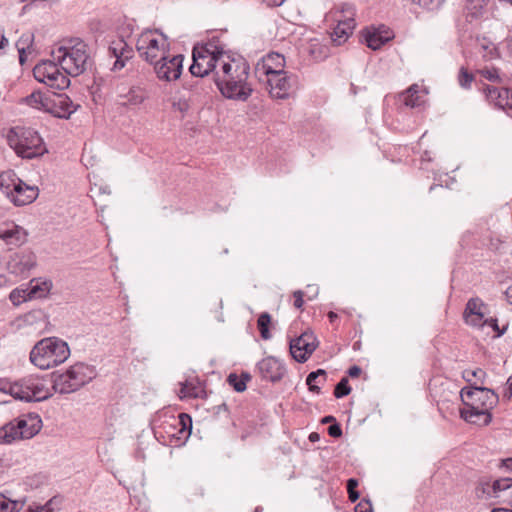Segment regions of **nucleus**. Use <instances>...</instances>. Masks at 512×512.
Wrapping results in <instances>:
<instances>
[{"label": "nucleus", "instance_id": "10", "mask_svg": "<svg viewBox=\"0 0 512 512\" xmlns=\"http://www.w3.org/2000/svg\"><path fill=\"white\" fill-rule=\"evenodd\" d=\"M59 63L53 60H43L33 68L34 78L55 90H64L69 87V76L59 68Z\"/></svg>", "mask_w": 512, "mask_h": 512}, {"label": "nucleus", "instance_id": "30", "mask_svg": "<svg viewBox=\"0 0 512 512\" xmlns=\"http://www.w3.org/2000/svg\"><path fill=\"white\" fill-rule=\"evenodd\" d=\"M326 380L327 372L324 369H317L307 375L306 384L309 391L319 394L321 392V386L325 384Z\"/></svg>", "mask_w": 512, "mask_h": 512}, {"label": "nucleus", "instance_id": "8", "mask_svg": "<svg viewBox=\"0 0 512 512\" xmlns=\"http://www.w3.org/2000/svg\"><path fill=\"white\" fill-rule=\"evenodd\" d=\"M218 40L212 39L205 44H196L192 50L193 62L189 68L195 77H204L213 71L218 64L222 65L225 59L223 47L216 44Z\"/></svg>", "mask_w": 512, "mask_h": 512}, {"label": "nucleus", "instance_id": "57", "mask_svg": "<svg viewBox=\"0 0 512 512\" xmlns=\"http://www.w3.org/2000/svg\"><path fill=\"white\" fill-rule=\"evenodd\" d=\"M8 45V39L4 35V29L0 28V49H3Z\"/></svg>", "mask_w": 512, "mask_h": 512}, {"label": "nucleus", "instance_id": "42", "mask_svg": "<svg viewBox=\"0 0 512 512\" xmlns=\"http://www.w3.org/2000/svg\"><path fill=\"white\" fill-rule=\"evenodd\" d=\"M473 82H475L476 85H478V83L475 80L474 74L469 72L467 68L462 66L458 73L459 85L464 89H470Z\"/></svg>", "mask_w": 512, "mask_h": 512}, {"label": "nucleus", "instance_id": "27", "mask_svg": "<svg viewBox=\"0 0 512 512\" xmlns=\"http://www.w3.org/2000/svg\"><path fill=\"white\" fill-rule=\"evenodd\" d=\"M120 104L125 107L138 106L146 99L144 89L139 86H133L125 93L119 94Z\"/></svg>", "mask_w": 512, "mask_h": 512}, {"label": "nucleus", "instance_id": "1", "mask_svg": "<svg viewBox=\"0 0 512 512\" xmlns=\"http://www.w3.org/2000/svg\"><path fill=\"white\" fill-rule=\"evenodd\" d=\"M249 72L250 66L244 58L226 55L221 74L217 73L215 79L217 88L225 98L245 102L253 92L248 82Z\"/></svg>", "mask_w": 512, "mask_h": 512}, {"label": "nucleus", "instance_id": "31", "mask_svg": "<svg viewBox=\"0 0 512 512\" xmlns=\"http://www.w3.org/2000/svg\"><path fill=\"white\" fill-rule=\"evenodd\" d=\"M51 282L43 281V282H36L34 284V281H31V286L28 290H24L23 293L26 294V296L23 297V301L25 300H31V299H37L45 297L50 289H51Z\"/></svg>", "mask_w": 512, "mask_h": 512}, {"label": "nucleus", "instance_id": "50", "mask_svg": "<svg viewBox=\"0 0 512 512\" xmlns=\"http://www.w3.org/2000/svg\"><path fill=\"white\" fill-rule=\"evenodd\" d=\"M328 435L332 438H340L342 436V428L339 423H333L327 428Z\"/></svg>", "mask_w": 512, "mask_h": 512}, {"label": "nucleus", "instance_id": "63", "mask_svg": "<svg viewBox=\"0 0 512 512\" xmlns=\"http://www.w3.org/2000/svg\"><path fill=\"white\" fill-rule=\"evenodd\" d=\"M507 391H508V396L511 397L512 396V375L508 378L507 380Z\"/></svg>", "mask_w": 512, "mask_h": 512}, {"label": "nucleus", "instance_id": "32", "mask_svg": "<svg viewBox=\"0 0 512 512\" xmlns=\"http://www.w3.org/2000/svg\"><path fill=\"white\" fill-rule=\"evenodd\" d=\"M27 233L20 227L15 225L12 229L5 230L0 237L9 245H21L26 240Z\"/></svg>", "mask_w": 512, "mask_h": 512}, {"label": "nucleus", "instance_id": "45", "mask_svg": "<svg viewBox=\"0 0 512 512\" xmlns=\"http://www.w3.org/2000/svg\"><path fill=\"white\" fill-rule=\"evenodd\" d=\"M477 73L480 74L483 78L487 79L490 82L501 83L502 79L499 75V70L497 68H483L477 70Z\"/></svg>", "mask_w": 512, "mask_h": 512}, {"label": "nucleus", "instance_id": "24", "mask_svg": "<svg viewBox=\"0 0 512 512\" xmlns=\"http://www.w3.org/2000/svg\"><path fill=\"white\" fill-rule=\"evenodd\" d=\"M285 57L278 52H269L257 63L256 70L262 71L266 76L283 71L285 68Z\"/></svg>", "mask_w": 512, "mask_h": 512}, {"label": "nucleus", "instance_id": "34", "mask_svg": "<svg viewBox=\"0 0 512 512\" xmlns=\"http://www.w3.org/2000/svg\"><path fill=\"white\" fill-rule=\"evenodd\" d=\"M17 426L16 419L2 426L0 428V443L10 444L15 440H20Z\"/></svg>", "mask_w": 512, "mask_h": 512}, {"label": "nucleus", "instance_id": "54", "mask_svg": "<svg viewBox=\"0 0 512 512\" xmlns=\"http://www.w3.org/2000/svg\"><path fill=\"white\" fill-rule=\"evenodd\" d=\"M214 414L220 415L221 413H224L225 415H228V406L226 403H222L220 405L213 407Z\"/></svg>", "mask_w": 512, "mask_h": 512}, {"label": "nucleus", "instance_id": "47", "mask_svg": "<svg viewBox=\"0 0 512 512\" xmlns=\"http://www.w3.org/2000/svg\"><path fill=\"white\" fill-rule=\"evenodd\" d=\"M18 503L0 494V512H17Z\"/></svg>", "mask_w": 512, "mask_h": 512}, {"label": "nucleus", "instance_id": "16", "mask_svg": "<svg viewBox=\"0 0 512 512\" xmlns=\"http://www.w3.org/2000/svg\"><path fill=\"white\" fill-rule=\"evenodd\" d=\"M108 55L115 58L111 70L119 71L134 57V49L123 37H118L109 43Z\"/></svg>", "mask_w": 512, "mask_h": 512}, {"label": "nucleus", "instance_id": "39", "mask_svg": "<svg viewBox=\"0 0 512 512\" xmlns=\"http://www.w3.org/2000/svg\"><path fill=\"white\" fill-rule=\"evenodd\" d=\"M403 102L405 106L410 108L419 107L422 104V99L418 94V86H411L404 94Z\"/></svg>", "mask_w": 512, "mask_h": 512}, {"label": "nucleus", "instance_id": "51", "mask_svg": "<svg viewBox=\"0 0 512 512\" xmlns=\"http://www.w3.org/2000/svg\"><path fill=\"white\" fill-rule=\"evenodd\" d=\"M294 302L293 305L296 309H302L304 305V293L301 290H297L293 293Z\"/></svg>", "mask_w": 512, "mask_h": 512}, {"label": "nucleus", "instance_id": "9", "mask_svg": "<svg viewBox=\"0 0 512 512\" xmlns=\"http://www.w3.org/2000/svg\"><path fill=\"white\" fill-rule=\"evenodd\" d=\"M15 399L25 402H40L51 396L42 379L35 376H28L8 384L3 389Z\"/></svg>", "mask_w": 512, "mask_h": 512}, {"label": "nucleus", "instance_id": "4", "mask_svg": "<svg viewBox=\"0 0 512 512\" xmlns=\"http://www.w3.org/2000/svg\"><path fill=\"white\" fill-rule=\"evenodd\" d=\"M7 143L18 157L33 159L48 152L39 133L30 127L15 126L7 133Z\"/></svg>", "mask_w": 512, "mask_h": 512}, {"label": "nucleus", "instance_id": "58", "mask_svg": "<svg viewBox=\"0 0 512 512\" xmlns=\"http://www.w3.org/2000/svg\"><path fill=\"white\" fill-rule=\"evenodd\" d=\"M336 418L332 415H327V416H324L322 419H321V423L322 424H333V423H336Z\"/></svg>", "mask_w": 512, "mask_h": 512}, {"label": "nucleus", "instance_id": "20", "mask_svg": "<svg viewBox=\"0 0 512 512\" xmlns=\"http://www.w3.org/2000/svg\"><path fill=\"white\" fill-rule=\"evenodd\" d=\"M486 304L479 298H470L463 312V319L467 325L475 328L483 327L484 311Z\"/></svg>", "mask_w": 512, "mask_h": 512}, {"label": "nucleus", "instance_id": "18", "mask_svg": "<svg viewBox=\"0 0 512 512\" xmlns=\"http://www.w3.org/2000/svg\"><path fill=\"white\" fill-rule=\"evenodd\" d=\"M257 371L263 380L279 382L286 373V368L280 360L273 356L263 358L257 363Z\"/></svg>", "mask_w": 512, "mask_h": 512}, {"label": "nucleus", "instance_id": "64", "mask_svg": "<svg viewBox=\"0 0 512 512\" xmlns=\"http://www.w3.org/2000/svg\"><path fill=\"white\" fill-rule=\"evenodd\" d=\"M309 440L311 442H315V441H318L319 440V434L316 433V432H313L309 435Z\"/></svg>", "mask_w": 512, "mask_h": 512}, {"label": "nucleus", "instance_id": "48", "mask_svg": "<svg viewBox=\"0 0 512 512\" xmlns=\"http://www.w3.org/2000/svg\"><path fill=\"white\" fill-rule=\"evenodd\" d=\"M172 108L175 111L180 112L182 117H184L190 109V102L184 97H179L178 99L173 101Z\"/></svg>", "mask_w": 512, "mask_h": 512}, {"label": "nucleus", "instance_id": "36", "mask_svg": "<svg viewBox=\"0 0 512 512\" xmlns=\"http://www.w3.org/2000/svg\"><path fill=\"white\" fill-rule=\"evenodd\" d=\"M250 379L251 376L248 373H242L241 376L231 373L227 377V382L236 392H243L246 390L247 382Z\"/></svg>", "mask_w": 512, "mask_h": 512}, {"label": "nucleus", "instance_id": "21", "mask_svg": "<svg viewBox=\"0 0 512 512\" xmlns=\"http://www.w3.org/2000/svg\"><path fill=\"white\" fill-rule=\"evenodd\" d=\"M18 424V435L22 439L34 437L42 427V420L36 413H29L26 416L16 418Z\"/></svg>", "mask_w": 512, "mask_h": 512}, {"label": "nucleus", "instance_id": "52", "mask_svg": "<svg viewBox=\"0 0 512 512\" xmlns=\"http://www.w3.org/2000/svg\"><path fill=\"white\" fill-rule=\"evenodd\" d=\"M441 0H412L413 3H416L424 8L431 9L434 5H438Z\"/></svg>", "mask_w": 512, "mask_h": 512}, {"label": "nucleus", "instance_id": "35", "mask_svg": "<svg viewBox=\"0 0 512 512\" xmlns=\"http://www.w3.org/2000/svg\"><path fill=\"white\" fill-rule=\"evenodd\" d=\"M34 35L32 33H24L16 42V48L19 53V62L24 64L26 61V49L33 46Z\"/></svg>", "mask_w": 512, "mask_h": 512}, {"label": "nucleus", "instance_id": "17", "mask_svg": "<svg viewBox=\"0 0 512 512\" xmlns=\"http://www.w3.org/2000/svg\"><path fill=\"white\" fill-rule=\"evenodd\" d=\"M479 90L484 93L485 99L489 104L499 109L512 110V89L481 84Z\"/></svg>", "mask_w": 512, "mask_h": 512}, {"label": "nucleus", "instance_id": "5", "mask_svg": "<svg viewBox=\"0 0 512 512\" xmlns=\"http://www.w3.org/2000/svg\"><path fill=\"white\" fill-rule=\"evenodd\" d=\"M70 355L68 344L57 337H48L38 341L30 352L31 362L45 370L62 364Z\"/></svg>", "mask_w": 512, "mask_h": 512}, {"label": "nucleus", "instance_id": "22", "mask_svg": "<svg viewBox=\"0 0 512 512\" xmlns=\"http://www.w3.org/2000/svg\"><path fill=\"white\" fill-rule=\"evenodd\" d=\"M483 493L488 497L502 498L504 501L512 500V478H500L494 480L491 485L483 484Z\"/></svg>", "mask_w": 512, "mask_h": 512}, {"label": "nucleus", "instance_id": "29", "mask_svg": "<svg viewBox=\"0 0 512 512\" xmlns=\"http://www.w3.org/2000/svg\"><path fill=\"white\" fill-rule=\"evenodd\" d=\"M392 38L391 32L383 35L379 30L367 31L364 35L366 45L372 50H378Z\"/></svg>", "mask_w": 512, "mask_h": 512}, {"label": "nucleus", "instance_id": "46", "mask_svg": "<svg viewBox=\"0 0 512 512\" xmlns=\"http://www.w3.org/2000/svg\"><path fill=\"white\" fill-rule=\"evenodd\" d=\"M485 325L493 329V331L496 333L495 337L497 338L503 336L508 329V325L500 328L498 325V319L494 317L483 319V326Z\"/></svg>", "mask_w": 512, "mask_h": 512}, {"label": "nucleus", "instance_id": "59", "mask_svg": "<svg viewBox=\"0 0 512 512\" xmlns=\"http://www.w3.org/2000/svg\"><path fill=\"white\" fill-rule=\"evenodd\" d=\"M265 2L269 7H278L281 6L285 0H265Z\"/></svg>", "mask_w": 512, "mask_h": 512}, {"label": "nucleus", "instance_id": "60", "mask_svg": "<svg viewBox=\"0 0 512 512\" xmlns=\"http://www.w3.org/2000/svg\"><path fill=\"white\" fill-rule=\"evenodd\" d=\"M502 467L506 468L508 472H512V458L502 460Z\"/></svg>", "mask_w": 512, "mask_h": 512}, {"label": "nucleus", "instance_id": "2", "mask_svg": "<svg viewBox=\"0 0 512 512\" xmlns=\"http://www.w3.org/2000/svg\"><path fill=\"white\" fill-rule=\"evenodd\" d=\"M460 397L464 408L460 410V416L469 423H477L474 417H483L484 426L492 421L491 410L498 404V394L486 387L471 385L463 387L460 391Z\"/></svg>", "mask_w": 512, "mask_h": 512}, {"label": "nucleus", "instance_id": "6", "mask_svg": "<svg viewBox=\"0 0 512 512\" xmlns=\"http://www.w3.org/2000/svg\"><path fill=\"white\" fill-rule=\"evenodd\" d=\"M96 376L94 366L79 362L63 373H52L53 389L60 394H70L91 382Z\"/></svg>", "mask_w": 512, "mask_h": 512}, {"label": "nucleus", "instance_id": "13", "mask_svg": "<svg viewBox=\"0 0 512 512\" xmlns=\"http://www.w3.org/2000/svg\"><path fill=\"white\" fill-rule=\"evenodd\" d=\"M180 413L174 415L170 410H164L157 413L153 419V432L155 437L164 444H167L171 436H175L174 431L180 424Z\"/></svg>", "mask_w": 512, "mask_h": 512}, {"label": "nucleus", "instance_id": "49", "mask_svg": "<svg viewBox=\"0 0 512 512\" xmlns=\"http://www.w3.org/2000/svg\"><path fill=\"white\" fill-rule=\"evenodd\" d=\"M355 512H373L372 504L369 499L363 498L356 506Z\"/></svg>", "mask_w": 512, "mask_h": 512}, {"label": "nucleus", "instance_id": "37", "mask_svg": "<svg viewBox=\"0 0 512 512\" xmlns=\"http://www.w3.org/2000/svg\"><path fill=\"white\" fill-rule=\"evenodd\" d=\"M489 0H467L466 10L468 16L473 19L481 17Z\"/></svg>", "mask_w": 512, "mask_h": 512}, {"label": "nucleus", "instance_id": "33", "mask_svg": "<svg viewBox=\"0 0 512 512\" xmlns=\"http://www.w3.org/2000/svg\"><path fill=\"white\" fill-rule=\"evenodd\" d=\"M50 97L51 95L41 91H34L25 98V101L31 107L47 112L48 107H51Z\"/></svg>", "mask_w": 512, "mask_h": 512}, {"label": "nucleus", "instance_id": "38", "mask_svg": "<svg viewBox=\"0 0 512 512\" xmlns=\"http://www.w3.org/2000/svg\"><path fill=\"white\" fill-rule=\"evenodd\" d=\"M272 322V317L268 312H263L259 315L257 319V328L260 332V336L264 340H268L271 338L270 325Z\"/></svg>", "mask_w": 512, "mask_h": 512}, {"label": "nucleus", "instance_id": "43", "mask_svg": "<svg viewBox=\"0 0 512 512\" xmlns=\"http://www.w3.org/2000/svg\"><path fill=\"white\" fill-rule=\"evenodd\" d=\"M351 392V387L349 385V380L347 377H343L340 379V381L336 384L334 388V396L336 398H343L347 395H349Z\"/></svg>", "mask_w": 512, "mask_h": 512}, {"label": "nucleus", "instance_id": "56", "mask_svg": "<svg viewBox=\"0 0 512 512\" xmlns=\"http://www.w3.org/2000/svg\"><path fill=\"white\" fill-rule=\"evenodd\" d=\"M25 295L22 296V298L24 297ZM18 297H21L20 295V292L16 289H14L11 293H10V299L11 301L15 304V303H20L21 301L19 299H17Z\"/></svg>", "mask_w": 512, "mask_h": 512}, {"label": "nucleus", "instance_id": "53", "mask_svg": "<svg viewBox=\"0 0 512 512\" xmlns=\"http://www.w3.org/2000/svg\"><path fill=\"white\" fill-rule=\"evenodd\" d=\"M361 373H362V369H361V367H359L357 365L351 366L347 371L348 376L351 378H356V377L360 376Z\"/></svg>", "mask_w": 512, "mask_h": 512}, {"label": "nucleus", "instance_id": "15", "mask_svg": "<svg viewBox=\"0 0 512 512\" xmlns=\"http://www.w3.org/2000/svg\"><path fill=\"white\" fill-rule=\"evenodd\" d=\"M184 56L181 54L174 55L171 58L166 54L154 64V70L159 79L166 81L176 80L182 72V63Z\"/></svg>", "mask_w": 512, "mask_h": 512}, {"label": "nucleus", "instance_id": "44", "mask_svg": "<svg viewBox=\"0 0 512 512\" xmlns=\"http://www.w3.org/2000/svg\"><path fill=\"white\" fill-rule=\"evenodd\" d=\"M358 485L359 481L356 478H349L346 482L348 499L352 503H355L360 498V493L357 490Z\"/></svg>", "mask_w": 512, "mask_h": 512}, {"label": "nucleus", "instance_id": "11", "mask_svg": "<svg viewBox=\"0 0 512 512\" xmlns=\"http://www.w3.org/2000/svg\"><path fill=\"white\" fill-rule=\"evenodd\" d=\"M157 33H159L157 29H147L139 35L136 42V49L140 57L152 65H154L161 56L166 54L164 43L160 45L155 36ZM160 35L163 37V42H165L167 40L166 36L163 33H160Z\"/></svg>", "mask_w": 512, "mask_h": 512}, {"label": "nucleus", "instance_id": "25", "mask_svg": "<svg viewBox=\"0 0 512 512\" xmlns=\"http://www.w3.org/2000/svg\"><path fill=\"white\" fill-rule=\"evenodd\" d=\"M180 424L175 429L174 433L175 436H171L168 445L171 446H182L186 443V441L189 439L192 431V417L187 413H180Z\"/></svg>", "mask_w": 512, "mask_h": 512}, {"label": "nucleus", "instance_id": "3", "mask_svg": "<svg viewBox=\"0 0 512 512\" xmlns=\"http://www.w3.org/2000/svg\"><path fill=\"white\" fill-rule=\"evenodd\" d=\"M52 57L68 76L76 77L93 65L88 45L81 39L70 40L52 51Z\"/></svg>", "mask_w": 512, "mask_h": 512}, {"label": "nucleus", "instance_id": "62", "mask_svg": "<svg viewBox=\"0 0 512 512\" xmlns=\"http://www.w3.org/2000/svg\"><path fill=\"white\" fill-rule=\"evenodd\" d=\"M327 316L330 323L332 324L338 319V314L333 311L328 312Z\"/></svg>", "mask_w": 512, "mask_h": 512}, {"label": "nucleus", "instance_id": "19", "mask_svg": "<svg viewBox=\"0 0 512 512\" xmlns=\"http://www.w3.org/2000/svg\"><path fill=\"white\" fill-rule=\"evenodd\" d=\"M35 266L36 255L30 250L15 253L8 262L10 272L23 278L28 277L30 270Z\"/></svg>", "mask_w": 512, "mask_h": 512}, {"label": "nucleus", "instance_id": "40", "mask_svg": "<svg viewBox=\"0 0 512 512\" xmlns=\"http://www.w3.org/2000/svg\"><path fill=\"white\" fill-rule=\"evenodd\" d=\"M480 47L482 49V57L484 60L489 61L499 57V52L495 44L488 41L486 38L482 39Z\"/></svg>", "mask_w": 512, "mask_h": 512}, {"label": "nucleus", "instance_id": "26", "mask_svg": "<svg viewBox=\"0 0 512 512\" xmlns=\"http://www.w3.org/2000/svg\"><path fill=\"white\" fill-rule=\"evenodd\" d=\"M303 53L309 56L312 61L321 62L329 57L330 49L319 40L311 39L303 46Z\"/></svg>", "mask_w": 512, "mask_h": 512}, {"label": "nucleus", "instance_id": "55", "mask_svg": "<svg viewBox=\"0 0 512 512\" xmlns=\"http://www.w3.org/2000/svg\"><path fill=\"white\" fill-rule=\"evenodd\" d=\"M26 512H52L46 506H29Z\"/></svg>", "mask_w": 512, "mask_h": 512}, {"label": "nucleus", "instance_id": "23", "mask_svg": "<svg viewBox=\"0 0 512 512\" xmlns=\"http://www.w3.org/2000/svg\"><path fill=\"white\" fill-rule=\"evenodd\" d=\"M50 105L47 112L58 118L67 119L75 111L73 102L65 94L54 93L50 97Z\"/></svg>", "mask_w": 512, "mask_h": 512}, {"label": "nucleus", "instance_id": "28", "mask_svg": "<svg viewBox=\"0 0 512 512\" xmlns=\"http://www.w3.org/2000/svg\"><path fill=\"white\" fill-rule=\"evenodd\" d=\"M356 26V22L353 18H348L346 20H339L338 24L333 30L332 40L337 42V44H341L345 42L349 36L352 34L354 28Z\"/></svg>", "mask_w": 512, "mask_h": 512}, {"label": "nucleus", "instance_id": "41", "mask_svg": "<svg viewBox=\"0 0 512 512\" xmlns=\"http://www.w3.org/2000/svg\"><path fill=\"white\" fill-rule=\"evenodd\" d=\"M462 376L467 382H471L472 379L475 378V382L473 385H477V383H484L486 378V372L481 368H476L474 370L466 369L463 371Z\"/></svg>", "mask_w": 512, "mask_h": 512}, {"label": "nucleus", "instance_id": "12", "mask_svg": "<svg viewBox=\"0 0 512 512\" xmlns=\"http://www.w3.org/2000/svg\"><path fill=\"white\" fill-rule=\"evenodd\" d=\"M318 340L314 332L305 330L300 336L290 340L289 349L291 356L299 363L306 362L318 347Z\"/></svg>", "mask_w": 512, "mask_h": 512}, {"label": "nucleus", "instance_id": "61", "mask_svg": "<svg viewBox=\"0 0 512 512\" xmlns=\"http://www.w3.org/2000/svg\"><path fill=\"white\" fill-rule=\"evenodd\" d=\"M505 296H506V299L507 301L509 302V304L512 305V286H509L506 290H505Z\"/></svg>", "mask_w": 512, "mask_h": 512}, {"label": "nucleus", "instance_id": "7", "mask_svg": "<svg viewBox=\"0 0 512 512\" xmlns=\"http://www.w3.org/2000/svg\"><path fill=\"white\" fill-rule=\"evenodd\" d=\"M0 190L17 207L31 204L39 196V188L26 184L13 170L0 173Z\"/></svg>", "mask_w": 512, "mask_h": 512}, {"label": "nucleus", "instance_id": "14", "mask_svg": "<svg viewBox=\"0 0 512 512\" xmlns=\"http://www.w3.org/2000/svg\"><path fill=\"white\" fill-rule=\"evenodd\" d=\"M267 83L272 98L287 99L293 86L297 83V76L283 69V71L267 76Z\"/></svg>", "mask_w": 512, "mask_h": 512}]
</instances>
